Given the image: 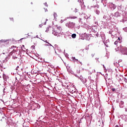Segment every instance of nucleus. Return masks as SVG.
Here are the masks:
<instances>
[{"mask_svg":"<svg viewBox=\"0 0 127 127\" xmlns=\"http://www.w3.org/2000/svg\"><path fill=\"white\" fill-rule=\"evenodd\" d=\"M119 50H120L123 54H127V48L126 47H123L120 46L118 47Z\"/></svg>","mask_w":127,"mask_h":127,"instance_id":"nucleus-1","label":"nucleus"},{"mask_svg":"<svg viewBox=\"0 0 127 127\" xmlns=\"http://www.w3.org/2000/svg\"><path fill=\"white\" fill-rule=\"evenodd\" d=\"M10 55L12 56L13 59H17V57H16V55H17L16 51H14V50H13V51L10 53Z\"/></svg>","mask_w":127,"mask_h":127,"instance_id":"nucleus-2","label":"nucleus"},{"mask_svg":"<svg viewBox=\"0 0 127 127\" xmlns=\"http://www.w3.org/2000/svg\"><path fill=\"white\" fill-rule=\"evenodd\" d=\"M64 87H65L66 89H68V90H69L70 91L73 92V89H74L73 87L69 86L67 84L66 85H64Z\"/></svg>","mask_w":127,"mask_h":127,"instance_id":"nucleus-3","label":"nucleus"},{"mask_svg":"<svg viewBox=\"0 0 127 127\" xmlns=\"http://www.w3.org/2000/svg\"><path fill=\"white\" fill-rule=\"evenodd\" d=\"M68 27L69 28H72V27H74V23L69 22L68 24Z\"/></svg>","mask_w":127,"mask_h":127,"instance_id":"nucleus-4","label":"nucleus"},{"mask_svg":"<svg viewBox=\"0 0 127 127\" xmlns=\"http://www.w3.org/2000/svg\"><path fill=\"white\" fill-rule=\"evenodd\" d=\"M57 32L59 34L61 33V32H62V28H61V27H58Z\"/></svg>","mask_w":127,"mask_h":127,"instance_id":"nucleus-5","label":"nucleus"},{"mask_svg":"<svg viewBox=\"0 0 127 127\" xmlns=\"http://www.w3.org/2000/svg\"><path fill=\"white\" fill-rule=\"evenodd\" d=\"M76 34H72L71 35L72 38H76Z\"/></svg>","mask_w":127,"mask_h":127,"instance_id":"nucleus-6","label":"nucleus"},{"mask_svg":"<svg viewBox=\"0 0 127 127\" xmlns=\"http://www.w3.org/2000/svg\"><path fill=\"white\" fill-rule=\"evenodd\" d=\"M3 78L4 81H6V76L5 74H3Z\"/></svg>","mask_w":127,"mask_h":127,"instance_id":"nucleus-7","label":"nucleus"},{"mask_svg":"<svg viewBox=\"0 0 127 127\" xmlns=\"http://www.w3.org/2000/svg\"><path fill=\"white\" fill-rule=\"evenodd\" d=\"M111 5L112 6H113V8L114 9H115V8H116V5H114V4L111 3Z\"/></svg>","mask_w":127,"mask_h":127,"instance_id":"nucleus-8","label":"nucleus"},{"mask_svg":"<svg viewBox=\"0 0 127 127\" xmlns=\"http://www.w3.org/2000/svg\"><path fill=\"white\" fill-rule=\"evenodd\" d=\"M48 43V44H49V45H50V47H51V49H54V47H53L52 45H51V44H50L49 43Z\"/></svg>","mask_w":127,"mask_h":127,"instance_id":"nucleus-9","label":"nucleus"},{"mask_svg":"<svg viewBox=\"0 0 127 127\" xmlns=\"http://www.w3.org/2000/svg\"><path fill=\"white\" fill-rule=\"evenodd\" d=\"M69 18H70L71 19H75V18H77V17L73 16H70V17H69Z\"/></svg>","mask_w":127,"mask_h":127,"instance_id":"nucleus-10","label":"nucleus"},{"mask_svg":"<svg viewBox=\"0 0 127 127\" xmlns=\"http://www.w3.org/2000/svg\"><path fill=\"white\" fill-rule=\"evenodd\" d=\"M118 42H118V41H116L114 42V44H115V45H118Z\"/></svg>","mask_w":127,"mask_h":127,"instance_id":"nucleus-11","label":"nucleus"},{"mask_svg":"<svg viewBox=\"0 0 127 127\" xmlns=\"http://www.w3.org/2000/svg\"><path fill=\"white\" fill-rule=\"evenodd\" d=\"M35 46L34 45H33L31 47V49H34Z\"/></svg>","mask_w":127,"mask_h":127,"instance_id":"nucleus-12","label":"nucleus"},{"mask_svg":"<svg viewBox=\"0 0 127 127\" xmlns=\"http://www.w3.org/2000/svg\"><path fill=\"white\" fill-rule=\"evenodd\" d=\"M12 48H16V46H12L11 47V49H12Z\"/></svg>","mask_w":127,"mask_h":127,"instance_id":"nucleus-13","label":"nucleus"},{"mask_svg":"<svg viewBox=\"0 0 127 127\" xmlns=\"http://www.w3.org/2000/svg\"><path fill=\"white\" fill-rule=\"evenodd\" d=\"M49 31V28H48L47 30H46V32H48Z\"/></svg>","mask_w":127,"mask_h":127,"instance_id":"nucleus-14","label":"nucleus"},{"mask_svg":"<svg viewBox=\"0 0 127 127\" xmlns=\"http://www.w3.org/2000/svg\"><path fill=\"white\" fill-rule=\"evenodd\" d=\"M112 90L113 92H115V91H116L115 88H112Z\"/></svg>","mask_w":127,"mask_h":127,"instance_id":"nucleus-15","label":"nucleus"},{"mask_svg":"<svg viewBox=\"0 0 127 127\" xmlns=\"http://www.w3.org/2000/svg\"><path fill=\"white\" fill-rule=\"evenodd\" d=\"M45 5H46V6H48V5H47V2L45 3Z\"/></svg>","mask_w":127,"mask_h":127,"instance_id":"nucleus-16","label":"nucleus"},{"mask_svg":"<svg viewBox=\"0 0 127 127\" xmlns=\"http://www.w3.org/2000/svg\"><path fill=\"white\" fill-rule=\"evenodd\" d=\"M10 20L13 21V18H10Z\"/></svg>","mask_w":127,"mask_h":127,"instance_id":"nucleus-17","label":"nucleus"},{"mask_svg":"<svg viewBox=\"0 0 127 127\" xmlns=\"http://www.w3.org/2000/svg\"><path fill=\"white\" fill-rule=\"evenodd\" d=\"M77 72L79 73H80V69H79L78 70H77Z\"/></svg>","mask_w":127,"mask_h":127,"instance_id":"nucleus-18","label":"nucleus"},{"mask_svg":"<svg viewBox=\"0 0 127 127\" xmlns=\"http://www.w3.org/2000/svg\"><path fill=\"white\" fill-rule=\"evenodd\" d=\"M115 127H120V126H118V125H116V126H115Z\"/></svg>","mask_w":127,"mask_h":127,"instance_id":"nucleus-19","label":"nucleus"},{"mask_svg":"<svg viewBox=\"0 0 127 127\" xmlns=\"http://www.w3.org/2000/svg\"><path fill=\"white\" fill-rule=\"evenodd\" d=\"M118 40L120 41V40H121V39L120 38V37L118 38Z\"/></svg>","mask_w":127,"mask_h":127,"instance_id":"nucleus-20","label":"nucleus"},{"mask_svg":"<svg viewBox=\"0 0 127 127\" xmlns=\"http://www.w3.org/2000/svg\"><path fill=\"white\" fill-rule=\"evenodd\" d=\"M41 26H42L41 24L39 25V27H41Z\"/></svg>","mask_w":127,"mask_h":127,"instance_id":"nucleus-21","label":"nucleus"},{"mask_svg":"<svg viewBox=\"0 0 127 127\" xmlns=\"http://www.w3.org/2000/svg\"><path fill=\"white\" fill-rule=\"evenodd\" d=\"M45 11H47V9H46Z\"/></svg>","mask_w":127,"mask_h":127,"instance_id":"nucleus-22","label":"nucleus"},{"mask_svg":"<svg viewBox=\"0 0 127 127\" xmlns=\"http://www.w3.org/2000/svg\"><path fill=\"white\" fill-rule=\"evenodd\" d=\"M76 61H78V60H77V59H76Z\"/></svg>","mask_w":127,"mask_h":127,"instance_id":"nucleus-23","label":"nucleus"},{"mask_svg":"<svg viewBox=\"0 0 127 127\" xmlns=\"http://www.w3.org/2000/svg\"><path fill=\"white\" fill-rule=\"evenodd\" d=\"M74 58V60H76V59H75V58Z\"/></svg>","mask_w":127,"mask_h":127,"instance_id":"nucleus-24","label":"nucleus"},{"mask_svg":"<svg viewBox=\"0 0 127 127\" xmlns=\"http://www.w3.org/2000/svg\"><path fill=\"white\" fill-rule=\"evenodd\" d=\"M74 58V60H76V59H75V58Z\"/></svg>","mask_w":127,"mask_h":127,"instance_id":"nucleus-25","label":"nucleus"},{"mask_svg":"<svg viewBox=\"0 0 127 127\" xmlns=\"http://www.w3.org/2000/svg\"><path fill=\"white\" fill-rule=\"evenodd\" d=\"M31 4H33V3H32V2H31Z\"/></svg>","mask_w":127,"mask_h":127,"instance_id":"nucleus-26","label":"nucleus"}]
</instances>
